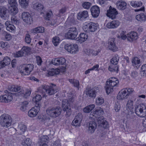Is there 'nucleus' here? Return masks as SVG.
<instances>
[{
    "instance_id": "nucleus-11",
    "label": "nucleus",
    "mask_w": 146,
    "mask_h": 146,
    "mask_svg": "<svg viewBox=\"0 0 146 146\" xmlns=\"http://www.w3.org/2000/svg\"><path fill=\"white\" fill-rule=\"evenodd\" d=\"M9 3L11 5L10 11L12 13L13 15H15L18 11L17 7V4L16 0H8Z\"/></svg>"
},
{
    "instance_id": "nucleus-56",
    "label": "nucleus",
    "mask_w": 146,
    "mask_h": 146,
    "mask_svg": "<svg viewBox=\"0 0 146 146\" xmlns=\"http://www.w3.org/2000/svg\"><path fill=\"white\" fill-rule=\"evenodd\" d=\"M31 92L29 90L25 92V93L24 92V91L21 93L22 96L23 97V98H27V97L29 96L31 94Z\"/></svg>"
},
{
    "instance_id": "nucleus-3",
    "label": "nucleus",
    "mask_w": 146,
    "mask_h": 146,
    "mask_svg": "<svg viewBox=\"0 0 146 146\" xmlns=\"http://www.w3.org/2000/svg\"><path fill=\"white\" fill-rule=\"evenodd\" d=\"M12 119L9 115L3 114L0 116V124L1 126L5 127H8L11 125Z\"/></svg>"
},
{
    "instance_id": "nucleus-6",
    "label": "nucleus",
    "mask_w": 146,
    "mask_h": 146,
    "mask_svg": "<svg viewBox=\"0 0 146 146\" xmlns=\"http://www.w3.org/2000/svg\"><path fill=\"white\" fill-rule=\"evenodd\" d=\"M135 113L136 115L141 117L146 116V104H141L135 108Z\"/></svg>"
},
{
    "instance_id": "nucleus-53",
    "label": "nucleus",
    "mask_w": 146,
    "mask_h": 146,
    "mask_svg": "<svg viewBox=\"0 0 146 146\" xmlns=\"http://www.w3.org/2000/svg\"><path fill=\"white\" fill-rule=\"evenodd\" d=\"M91 3L88 2H85L82 4V7L85 9H88L91 5Z\"/></svg>"
},
{
    "instance_id": "nucleus-43",
    "label": "nucleus",
    "mask_w": 146,
    "mask_h": 146,
    "mask_svg": "<svg viewBox=\"0 0 146 146\" xmlns=\"http://www.w3.org/2000/svg\"><path fill=\"white\" fill-rule=\"evenodd\" d=\"M140 60L137 57H135L134 58L132 61V65L133 66H134L135 65H137L136 67H139V64L140 63Z\"/></svg>"
},
{
    "instance_id": "nucleus-35",
    "label": "nucleus",
    "mask_w": 146,
    "mask_h": 146,
    "mask_svg": "<svg viewBox=\"0 0 146 146\" xmlns=\"http://www.w3.org/2000/svg\"><path fill=\"white\" fill-rule=\"evenodd\" d=\"M98 52L92 49H88L86 52V54L89 56H95L98 54Z\"/></svg>"
},
{
    "instance_id": "nucleus-63",
    "label": "nucleus",
    "mask_w": 146,
    "mask_h": 146,
    "mask_svg": "<svg viewBox=\"0 0 146 146\" xmlns=\"http://www.w3.org/2000/svg\"><path fill=\"white\" fill-rule=\"evenodd\" d=\"M75 120L81 122L82 119V115L81 113H78L75 117Z\"/></svg>"
},
{
    "instance_id": "nucleus-40",
    "label": "nucleus",
    "mask_w": 146,
    "mask_h": 146,
    "mask_svg": "<svg viewBox=\"0 0 146 146\" xmlns=\"http://www.w3.org/2000/svg\"><path fill=\"white\" fill-rule=\"evenodd\" d=\"M10 90L15 92H18L19 93V95H21V93H22L23 92V90H21L20 86H17L14 87H11Z\"/></svg>"
},
{
    "instance_id": "nucleus-52",
    "label": "nucleus",
    "mask_w": 146,
    "mask_h": 146,
    "mask_svg": "<svg viewBox=\"0 0 146 146\" xmlns=\"http://www.w3.org/2000/svg\"><path fill=\"white\" fill-rule=\"evenodd\" d=\"M31 40L29 34L28 33H27L25 38V42L27 44H29L31 42Z\"/></svg>"
},
{
    "instance_id": "nucleus-20",
    "label": "nucleus",
    "mask_w": 146,
    "mask_h": 146,
    "mask_svg": "<svg viewBox=\"0 0 146 146\" xmlns=\"http://www.w3.org/2000/svg\"><path fill=\"white\" fill-rule=\"evenodd\" d=\"M127 94L125 89H122L119 92L117 97V99L119 100L126 99L128 97Z\"/></svg>"
},
{
    "instance_id": "nucleus-41",
    "label": "nucleus",
    "mask_w": 146,
    "mask_h": 146,
    "mask_svg": "<svg viewBox=\"0 0 146 146\" xmlns=\"http://www.w3.org/2000/svg\"><path fill=\"white\" fill-rule=\"evenodd\" d=\"M68 80L70 82L73 84L74 86L79 88V82L78 80L69 79Z\"/></svg>"
},
{
    "instance_id": "nucleus-14",
    "label": "nucleus",
    "mask_w": 146,
    "mask_h": 146,
    "mask_svg": "<svg viewBox=\"0 0 146 146\" xmlns=\"http://www.w3.org/2000/svg\"><path fill=\"white\" fill-rule=\"evenodd\" d=\"M108 44L109 49L113 52H115L117 50L118 48L116 45L115 38H109Z\"/></svg>"
},
{
    "instance_id": "nucleus-58",
    "label": "nucleus",
    "mask_w": 146,
    "mask_h": 146,
    "mask_svg": "<svg viewBox=\"0 0 146 146\" xmlns=\"http://www.w3.org/2000/svg\"><path fill=\"white\" fill-rule=\"evenodd\" d=\"M118 60L119 59H117L116 57H115L111 59L110 62L112 65H116L118 63Z\"/></svg>"
},
{
    "instance_id": "nucleus-48",
    "label": "nucleus",
    "mask_w": 146,
    "mask_h": 146,
    "mask_svg": "<svg viewBox=\"0 0 146 146\" xmlns=\"http://www.w3.org/2000/svg\"><path fill=\"white\" fill-rule=\"evenodd\" d=\"M118 67L117 66H115L114 65H112L109 66L108 69L111 72L116 71L117 73L118 72Z\"/></svg>"
},
{
    "instance_id": "nucleus-4",
    "label": "nucleus",
    "mask_w": 146,
    "mask_h": 146,
    "mask_svg": "<svg viewBox=\"0 0 146 146\" xmlns=\"http://www.w3.org/2000/svg\"><path fill=\"white\" fill-rule=\"evenodd\" d=\"M115 80H110L106 82L105 88L107 94L113 91V87L117 86L119 83L118 80L116 78H114Z\"/></svg>"
},
{
    "instance_id": "nucleus-19",
    "label": "nucleus",
    "mask_w": 146,
    "mask_h": 146,
    "mask_svg": "<svg viewBox=\"0 0 146 146\" xmlns=\"http://www.w3.org/2000/svg\"><path fill=\"white\" fill-rule=\"evenodd\" d=\"M91 12L92 16L95 18L97 17L100 13V9L99 7L96 6H93L91 8Z\"/></svg>"
},
{
    "instance_id": "nucleus-8",
    "label": "nucleus",
    "mask_w": 146,
    "mask_h": 146,
    "mask_svg": "<svg viewBox=\"0 0 146 146\" xmlns=\"http://www.w3.org/2000/svg\"><path fill=\"white\" fill-rule=\"evenodd\" d=\"M97 27L98 25L97 24L90 22L84 26L83 29L85 31L94 32L96 30Z\"/></svg>"
},
{
    "instance_id": "nucleus-26",
    "label": "nucleus",
    "mask_w": 146,
    "mask_h": 146,
    "mask_svg": "<svg viewBox=\"0 0 146 146\" xmlns=\"http://www.w3.org/2000/svg\"><path fill=\"white\" fill-rule=\"evenodd\" d=\"M88 16V12L87 11H84L81 12H80L77 15L78 19L81 20L86 18Z\"/></svg>"
},
{
    "instance_id": "nucleus-45",
    "label": "nucleus",
    "mask_w": 146,
    "mask_h": 146,
    "mask_svg": "<svg viewBox=\"0 0 146 146\" xmlns=\"http://www.w3.org/2000/svg\"><path fill=\"white\" fill-rule=\"evenodd\" d=\"M28 102L27 101H24L22 102L21 104L20 110L22 111H25L26 110Z\"/></svg>"
},
{
    "instance_id": "nucleus-10",
    "label": "nucleus",
    "mask_w": 146,
    "mask_h": 146,
    "mask_svg": "<svg viewBox=\"0 0 146 146\" xmlns=\"http://www.w3.org/2000/svg\"><path fill=\"white\" fill-rule=\"evenodd\" d=\"M64 48L70 53H75L78 50V46L76 44H67L64 46Z\"/></svg>"
},
{
    "instance_id": "nucleus-13",
    "label": "nucleus",
    "mask_w": 146,
    "mask_h": 146,
    "mask_svg": "<svg viewBox=\"0 0 146 146\" xmlns=\"http://www.w3.org/2000/svg\"><path fill=\"white\" fill-rule=\"evenodd\" d=\"M6 93H8L7 94L4 95L3 96H0V102L5 103H8L10 102L13 99L11 93L8 92L7 90L5 91Z\"/></svg>"
},
{
    "instance_id": "nucleus-62",
    "label": "nucleus",
    "mask_w": 146,
    "mask_h": 146,
    "mask_svg": "<svg viewBox=\"0 0 146 146\" xmlns=\"http://www.w3.org/2000/svg\"><path fill=\"white\" fill-rule=\"evenodd\" d=\"M120 104L118 102H116L114 106L115 110L116 112H118L120 110Z\"/></svg>"
},
{
    "instance_id": "nucleus-25",
    "label": "nucleus",
    "mask_w": 146,
    "mask_h": 146,
    "mask_svg": "<svg viewBox=\"0 0 146 146\" xmlns=\"http://www.w3.org/2000/svg\"><path fill=\"white\" fill-rule=\"evenodd\" d=\"M137 38V33L136 32H133L127 34V39L130 41L136 39Z\"/></svg>"
},
{
    "instance_id": "nucleus-37",
    "label": "nucleus",
    "mask_w": 146,
    "mask_h": 146,
    "mask_svg": "<svg viewBox=\"0 0 146 146\" xmlns=\"http://www.w3.org/2000/svg\"><path fill=\"white\" fill-rule=\"evenodd\" d=\"M60 70L59 69H52L49 71L48 74L50 76H53L59 74Z\"/></svg>"
},
{
    "instance_id": "nucleus-46",
    "label": "nucleus",
    "mask_w": 146,
    "mask_h": 146,
    "mask_svg": "<svg viewBox=\"0 0 146 146\" xmlns=\"http://www.w3.org/2000/svg\"><path fill=\"white\" fill-rule=\"evenodd\" d=\"M18 129L21 132L20 133L22 134L24 132L26 129V127L25 125L22 124L19 125Z\"/></svg>"
},
{
    "instance_id": "nucleus-39",
    "label": "nucleus",
    "mask_w": 146,
    "mask_h": 146,
    "mask_svg": "<svg viewBox=\"0 0 146 146\" xmlns=\"http://www.w3.org/2000/svg\"><path fill=\"white\" fill-rule=\"evenodd\" d=\"M19 3L22 7L25 9L29 5V0H19Z\"/></svg>"
},
{
    "instance_id": "nucleus-7",
    "label": "nucleus",
    "mask_w": 146,
    "mask_h": 146,
    "mask_svg": "<svg viewBox=\"0 0 146 146\" xmlns=\"http://www.w3.org/2000/svg\"><path fill=\"white\" fill-rule=\"evenodd\" d=\"M63 111L65 113L66 117L70 116L72 113L71 109L68 101L66 100H63L62 102Z\"/></svg>"
},
{
    "instance_id": "nucleus-36",
    "label": "nucleus",
    "mask_w": 146,
    "mask_h": 146,
    "mask_svg": "<svg viewBox=\"0 0 146 146\" xmlns=\"http://www.w3.org/2000/svg\"><path fill=\"white\" fill-rule=\"evenodd\" d=\"M95 105L94 104H91L86 106L83 110L84 112L88 113L92 111L95 108Z\"/></svg>"
},
{
    "instance_id": "nucleus-42",
    "label": "nucleus",
    "mask_w": 146,
    "mask_h": 146,
    "mask_svg": "<svg viewBox=\"0 0 146 146\" xmlns=\"http://www.w3.org/2000/svg\"><path fill=\"white\" fill-rule=\"evenodd\" d=\"M26 53H25L24 50H22V48L19 51L15 54V56L17 57H21L22 56H25L27 55Z\"/></svg>"
},
{
    "instance_id": "nucleus-54",
    "label": "nucleus",
    "mask_w": 146,
    "mask_h": 146,
    "mask_svg": "<svg viewBox=\"0 0 146 146\" xmlns=\"http://www.w3.org/2000/svg\"><path fill=\"white\" fill-rule=\"evenodd\" d=\"M15 29V27L14 25L11 24L9 25L6 27L7 30L11 32L14 31Z\"/></svg>"
},
{
    "instance_id": "nucleus-57",
    "label": "nucleus",
    "mask_w": 146,
    "mask_h": 146,
    "mask_svg": "<svg viewBox=\"0 0 146 146\" xmlns=\"http://www.w3.org/2000/svg\"><path fill=\"white\" fill-rule=\"evenodd\" d=\"M11 20L13 24L16 25L19 24V22L15 16H12L11 18Z\"/></svg>"
},
{
    "instance_id": "nucleus-34",
    "label": "nucleus",
    "mask_w": 146,
    "mask_h": 146,
    "mask_svg": "<svg viewBox=\"0 0 146 146\" xmlns=\"http://www.w3.org/2000/svg\"><path fill=\"white\" fill-rule=\"evenodd\" d=\"M136 18L138 21H145L146 20V14L141 13L136 16Z\"/></svg>"
},
{
    "instance_id": "nucleus-1",
    "label": "nucleus",
    "mask_w": 146,
    "mask_h": 146,
    "mask_svg": "<svg viewBox=\"0 0 146 146\" xmlns=\"http://www.w3.org/2000/svg\"><path fill=\"white\" fill-rule=\"evenodd\" d=\"M59 90L56 85L51 84L50 86L42 85L38 89L39 92L41 93L44 97L47 95H52Z\"/></svg>"
},
{
    "instance_id": "nucleus-31",
    "label": "nucleus",
    "mask_w": 146,
    "mask_h": 146,
    "mask_svg": "<svg viewBox=\"0 0 146 146\" xmlns=\"http://www.w3.org/2000/svg\"><path fill=\"white\" fill-rule=\"evenodd\" d=\"M38 112V110L35 108H33L28 112V115L30 117H34L36 116Z\"/></svg>"
},
{
    "instance_id": "nucleus-44",
    "label": "nucleus",
    "mask_w": 146,
    "mask_h": 146,
    "mask_svg": "<svg viewBox=\"0 0 146 146\" xmlns=\"http://www.w3.org/2000/svg\"><path fill=\"white\" fill-rule=\"evenodd\" d=\"M126 117L128 121H133L135 119L136 116L133 113H129L127 115Z\"/></svg>"
},
{
    "instance_id": "nucleus-60",
    "label": "nucleus",
    "mask_w": 146,
    "mask_h": 146,
    "mask_svg": "<svg viewBox=\"0 0 146 146\" xmlns=\"http://www.w3.org/2000/svg\"><path fill=\"white\" fill-rule=\"evenodd\" d=\"M80 123L81 122H79V121L77 120H76L74 119L72 122V125L76 127H78L80 126Z\"/></svg>"
},
{
    "instance_id": "nucleus-30",
    "label": "nucleus",
    "mask_w": 146,
    "mask_h": 146,
    "mask_svg": "<svg viewBox=\"0 0 146 146\" xmlns=\"http://www.w3.org/2000/svg\"><path fill=\"white\" fill-rule=\"evenodd\" d=\"M103 119V117H99L98 119V123L100 124L101 126L106 128L108 127V123Z\"/></svg>"
},
{
    "instance_id": "nucleus-55",
    "label": "nucleus",
    "mask_w": 146,
    "mask_h": 146,
    "mask_svg": "<svg viewBox=\"0 0 146 146\" xmlns=\"http://www.w3.org/2000/svg\"><path fill=\"white\" fill-rule=\"evenodd\" d=\"M126 91L127 94H128V96L131 94L133 92L134 90L133 88H127L124 89Z\"/></svg>"
},
{
    "instance_id": "nucleus-32",
    "label": "nucleus",
    "mask_w": 146,
    "mask_h": 146,
    "mask_svg": "<svg viewBox=\"0 0 146 146\" xmlns=\"http://www.w3.org/2000/svg\"><path fill=\"white\" fill-rule=\"evenodd\" d=\"M41 14H43L42 15L44 18L46 20H49L52 14V13L51 12H46L44 11L41 12Z\"/></svg>"
},
{
    "instance_id": "nucleus-29",
    "label": "nucleus",
    "mask_w": 146,
    "mask_h": 146,
    "mask_svg": "<svg viewBox=\"0 0 146 146\" xmlns=\"http://www.w3.org/2000/svg\"><path fill=\"white\" fill-rule=\"evenodd\" d=\"M33 8L38 11L41 12L44 11V7L42 4L39 3H36L33 5Z\"/></svg>"
},
{
    "instance_id": "nucleus-50",
    "label": "nucleus",
    "mask_w": 146,
    "mask_h": 146,
    "mask_svg": "<svg viewBox=\"0 0 146 146\" xmlns=\"http://www.w3.org/2000/svg\"><path fill=\"white\" fill-rule=\"evenodd\" d=\"M59 38L58 37L55 36L53 38L52 42L54 46H57L59 43Z\"/></svg>"
},
{
    "instance_id": "nucleus-2",
    "label": "nucleus",
    "mask_w": 146,
    "mask_h": 146,
    "mask_svg": "<svg viewBox=\"0 0 146 146\" xmlns=\"http://www.w3.org/2000/svg\"><path fill=\"white\" fill-rule=\"evenodd\" d=\"M62 109L59 106L48 108L46 112L47 114L51 117L56 118L59 116L61 114Z\"/></svg>"
},
{
    "instance_id": "nucleus-59",
    "label": "nucleus",
    "mask_w": 146,
    "mask_h": 146,
    "mask_svg": "<svg viewBox=\"0 0 146 146\" xmlns=\"http://www.w3.org/2000/svg\"><path fill=\"white\" fill-rule=\"evenodd\" d=\"M42 97L40 95L37 94L33 99V101L34 102H39L41 99Z\"/></svg>"
},
{
    "instance_id": "nucleus-49",
    "label": "nucleus",
    "mask_w": 146,
    "mask_h": 146,
    "mask_svg": "<svg viewBox=\"0 0 146 146\" xmlns=\"http://www.w3.org/2000/svg\"><path fill=\"white\" fill-rule=\"evenodd\" d=\"M104 100L102 97H98L96 100V104L97 105H101L104 103Z\"/></svg>"
},
{
    "instance_id": "nucleus-61",
    "label": "nucleus",
    "mask_w": 146,
    "mask_h": 146,
    "mask_svg": "<svg viewBox=\"0 0 146 146\" xmlns=\"http://www.w3.org/2000/svg\"><path fill=\"white\" fill-rule=\"evenodd\" d=\"M3 34L5 36V38L7 40H9L11 39V35L6 31H4Z\"/></svg>"
},
{
    "instance_id": "nucleus-33",
    "label": "nucleus",
    "mask_w": 146,
    "mask_h": 146,
    "mask_svg": "<svg viewBox=\"0 0 146 146\" xmlns=\"http://www.w3.org/2000/svg\"><path fill=\"white\" fill-rule=\"evenodd\" d=\"M45 30L43 27H39L31 30L32 33H42L44 32Z\"/></svg>"
},
{
    "instance_id": "nucleus-27",
    "label": "nucleus",
    "mask_w": 146,
    "mask_h": 146,
    "mask_svg": "<svg viewBox=\"0 0 146 146\" xmlns=\"http://www.w3.org/2000/svg\"><path fill=\"white\" fill-rule=\"evenodd\" d=\"M126 3L123 1H118L116 3L117 8L120 10H124L126 7Z\"/></svg>"
},
{
    "instance_id": "nucleus-16",
    "label": "nucleus",
    "mask_w": 146,
    "mask_h": 146,
    "mask_svg": "<svg viewBox=\"0 0 146 146\" xmlns=\"http://www.w3.org/2000/svg\"><path fill=\"white\" fill-rule=\"evenodd\" d=\"M22 18L23 21L27 23L31 24L33 22L32 17L28 12L23 13L22 15Z\"/></svg>"
},
{
    "instance_id": "nucleus-23",
    "label": "nucleus",
    "mask_w": 146,
    "mask_h": 146,
    "mask_svg": "<svg viewBox=\"0 0 146 146\" xmlns=\"http://www.w3.org/2000/svg\"><path fill=\"white\" fill-rule=\"evenodd\" d=\"M88 34L81 33L78 37L76 38V40L79 42L82 43L85 41L88 38Z\"/></svg>"
},
{
    "instance_id": "nucleus-28",
    "label": "nucleus",
    "mask_w": 146,
    "mask_h": 146,
    "mask_svg": "<svg viewBox=\"0 0 146 146\" xmlns=\"http://www.w3.org/2000/svg\"><path fill=\"white\" fill-rule=\"evenodd\" d=\"M104 113V111L103 109L100 108H98L96 109L95 111H94L93 113H91L90 115H92L93 116L96 117L102 115Z\"/></svg>"
},
{
    "instance_id": "nucleus-9",
    "label": "nucleus",
    "mask_w": 146,
    "mask_h": 146,
    "mask_svg": "<svg viewBox=\"0 0 146 146\" xmlns=\"http://www.w3.org/2000/svg\"><path fill=\"white\" fill-rule=\"evenodd\" d=\"M33 66L32 64H28L23 67V69L20 70V73L23 76L28 75L33 70Z\"/></svg>"
},
{
    "instance_id": "nucleus-17",
    "label": "nucleus",
    "mask_w": 146,
    "mask_h": 146,
    "mask_svg": "<svg viewBox=\"0 0 146 146\" xmlns=\"http://www.w3.org/2000/svg\"><path fill=\"white\" fill-rule=\"evenodd\" d=\"M87 125L88 127V131L89 133H93L95 131L97 127L96 123L94 121H90Z\"/></svg>"
},
{
    "instance_id": "nucleus-22",
    "label": "nucleus",
    "mask_w": 146,
    "mask_h": 146,
    "mask_svg": "<svg viewBox=\"0 0 146 146\" xmlns=\"http://www.w3.org/2000/svg\"><path fill=\"white\" fill-rule=\"evenodd\" d=\"M119 24L118 21L113 20L111 22L108 23L106 27L109 29H114L117 27L119 25Z\"/></svg>"
},
{
    "instance_id": "nucleus-21",
    "label": "nucleus",
    "mask_w": 146,
    "mask_h": 146,
    "mask_svg": "<svg viewBox=\"0 0 146 146\" xmlns=\"http://www.w3.org/2000/svg\"><path fill=\"white\" fill-rule=\"evenodd\" d=\"M7 9L3 6L0 7V16L3 19L6 20L8 18L7 13Z\"/></svg>"
},
{
    "instance_id": "nucleus-51",
    "label": "nucleus",
    "mask_w": 146,
    "mask_h": 146,
    "mask_svg": "<svg viewBox=\"0 0 146 146\" xmlns=\"http://www.w3.org/2000/svg\"><path fill=\"white\" fill-rule=\"evenodd\" d=\"M67 8L66 7L62 8L59 10V14L58 15V16L60 17L61 15L64 14L66 12Z\"/></svg>"
},
{
    "instance_id": "nucleus-24",
    "label": "nucleus",
    "mask_w": 146,
    "mask_h": 146,
    "mask_svg": "<svg viewBox=\"0 0 146 146\" xmlns=\"http://www.w3.org/2000/svg\"><path fill=\"white\" fill-rule=\"evenodd\" d=\"M11 62V60L9 57L6 56L4 58L3 60L0 62V68L9 65Z\"/></svg>"
},
{
    "instance_id": "nucleus-18",
    "label": "nucleus",
    "mask_w": 146,
    "mask_h": 146,
    "mask_svg": "<svg viewBox=\"0 0 146 146\" xmlns=\"http://www.w3.org/2000/svg\"><path fill=\"white\" fill-rule=\"evenodd\" d=\"M66 62V60L64 58H60V59L55 58L52 60L50 64H52L55 66L64 64Z\"/></svg>"
},
{
    "instance_id": "nucleus-12",
    "label": "nucleus",
    "mask_w": 146,
    "mask_h": 146,
    "mask_svg": "<svg viewBox=\"0 0 146 146\" xmlns=\"http://www.w3.org/2000/svg\"><path fill=\"white\" fill-rule=\"evenodd\" d=\"M86 92L87 95L92 98H94L96 97V93L99 91L98 87H96L92 88H88Z\"/></svg>"
},
{
    "instance_id": "nucleus-5",
    "label": "nucleus",
    "mask_w": 146,
    "mask_h": 146,
    "mask_svg": "<svg viewBox=\"0 0 146 146\" xmlns=\"http://www.w3.org/2000/svg\"><path fill=\"white\" fill-rule=\"evenodd\" d=\"M67 31L65 35V37L66 39L74 40L78 35L77 29L74 27H72L68 28L67 29Z\"/></svg>"
},
{
    "instance_id": "nucleus-64",
    "label": "nucleus",
    "mask_w": 146,
    "mask_h": 146,
    "mask_svg": "<svg viewBox=\"0 0 146 146\" xmlns=\"http://www.w3.org/2000/svg\"><path fill=\"white\" fill-rule=\"evenodd\" d=\"M25 51V53H26L27 55L29 53L31 50L30 48L27 46H23L22 48V50Z\"/></svg>"
},
{
    "instance_id": "nucleus-38",
    "label": "nucleus",
    "mask_w": 146,
    "mask_h": 146,
    "mask_svg": "<svg viewBox=\"0 0 146 146\" xmlns=\"http://www.w3.org/2000/svg\"><path fill=\"white\" fill-rule=\"evenodd\" d=\"M130 5L134 7H139L142 5V3L141 1H132L130 3Z\"/></svg>"
},
{
    "instance_id": "nucleus-47",
    "label": "nucleus",
    "mask_w": 146,
    "mask_h": 146,
    "mask_svg": "<svg viewBox=\"0 0 146 146\" xmlns=\"http://www.w3.org/2000/svg\"><path fill=\"white\" fill-rule=\"evenodd\" d=\"M133 102L131 100H129L126 105V107L130 110L133 108Z\"/></svg>"
},
{
    "instance_id": "nucleus-15",
    "label": "nucleus",
    "mask_w": 146,
    "mask_h": 146,
    "mask_svg": "<svg viewBox=\"0 0 146 146\" xmlns=\"http://www.w3.org/2000/svg\"><path fill=\"white\" fill-rule=\"evenodd\" d=\"M118 14L116 9L110 6L109 9L107 11V16L112 19H115L117 15Z\"/></svg>"
}]
</instances>
